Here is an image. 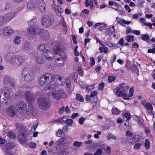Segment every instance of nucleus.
I'll return each instance as SVG.
<instances>
[{
  "instance_id": "nucleus-28",
  "label": "nucleus",
  "mask_w": 155,
  "mask_h": 155,
  "mask_svg": "<svg viewBox=\"0 0 155 155\" xmlns=\"http://www.w3.org/2000/svg\"><path fill=\"white\" fill-rule=\"evenodd\" d=\"M106 138L108 140L110 139L116 140L117 139L116 137L111 133H109L106 136Z\"/></svg>"
},
{
  "instance_id": "nucleus-52",
  "label": "nucleus",
  "mask_w": 155,
  "mask_h": 155,
  "mask_svg": "<svg viewBox=\"0 0 155 155\" xmlns=\"http://www.w3.org/2000/svg\"><path fill=\"white\" fill-rule=\"evenodd\" d=\"M73 122V120L71 119H68L66 122V124H67L68 125L70 126L71 125Z\"/></svg>"
},
{
  "instance_id": "nucleus-41",
  "label": "nucleus",
  "mask_w": 155,
  "mask_h": 155,
  "mask_svg": "<svg viewBox=\"0 0 155 155\" xmlns=\"http://www.w3.org/2000/svg\"><path fill=\"white\" fill-rule=\"evenodd\" d=\"M65 143H67L69 142L71 140V138L68 136H65L62 138Z\"/></svg>"
},
{
  "instance_id": "nucleus-18",
  "label": "nucleus",
  "mask_w": 155,
  "mask_h": 155,
  "mask_svg": "<svg viewBox=\"0 0 155 155\" xmlns=\"http://www.w3.org/2000/svg\"><path fill=\"white\" fill-rule=\"evenodd\" d=\"M15 15V14L14 12H9L6 14L4 17H5V21L7 22L10 21L13 18Z\"/></svg>"
},
{
  "instance_id": "nucleus-15",
  "label": "nucleus",
  "mask_w": 155,
  "mask_h": 155,
  "mask_svg": "<svg viewBox=\"0 0 155 155\" xmlns=\"http://www.w3.org/2000/svg\"><path fill=\"white\" fill-rule=\"evenodd\" d=\"M16 110L14 106L10 105L7 109L6 112L8 115L13 117L15 115Z\"/></svg>"
},
{
  "instance_id": "nucleus-4",
  "label": "nucleus",
  "mask_w": 155,
  "mask_h": 155,
  "mask_svg": "<svg viewBox=\"0 0 155 155\" xmlns=\"http://www.w3.org/2000/svg\"><path fill=\"white\" fill-rule=\"evenodd\" d=\"M53 77L52 75L50 73H46L43 74L39 79V84L41 86H44L45 84H50L52 81Z\"/></svg>"
},
{
  "instance_id": "nucleus-36",
  "label": "nucleus",
  "mask_w": 155,
  "mask_h": 155,
  "mask_svg": "<svg viewBox=\"0 0 155 155\" xmlns=\"http://www.w3.org/2000/svg\"><path fill=\"white\" fill-rule=\"evenodd\" d=\"M5 22H6L5 17L3 16L0 15V26H2Z\"/></svg>"
},
{
  "instance_id": "nucleus-47",
  "label": "nucleus",
  "mask_w": 155,
  "mask_h": 155,
  "mask_svg": "<svg viewBox=\"0 0 155 155\" xmlns=\"http://www.w3.org/2000/svg\"><path fill=\"white\" fill-rule=\"evenodd\" d=\"M63 132L61 130L58 129L57 132L56 133V135L57 137H60L62 135Z\"/></svg>"
},
{
  "instance_id": "nucleus-16",
  "label": "nucleus",
  "mask_w": 155,
  "mask_h": 155,
  "mask_svg": "<svg viewBox=\"0 0 155 155\" xmlns=\"http://www.w3.org/2000/svg\"><path fill=\"white\" fill-rule=\"evenodd\" d=\"M126 84H122L119 86V88H117L116 94L118 96H120L122 92L126 91Z\"/></svg>"
},
{
  "instance_id": "nucleus-27",
  "label": "nucleus",
  "mask_w": 155,
  "mask_h": 155,
  "mask_svg": "<svg viewBox=\"0 0 155 155\" xmlns=\"http://www.w3.org/2000/svg\"><path fill=\"white\" fill-rule=\"evenodd\" d=\"M21 41L20 37L17 36H16L14 39L13 40L14 43L17 45L20 44Z\"/></svg>"
},
{
  "instance_id": "nucleus-63",
  "label": "nucleus",
  "mask_w": 155,
  "mask_h": 155,
  "mask_svg": "<svg viewBox=\"0 0 155 155\" xmlns=\"http://www.w3.org/2000/svg\"><path fill=\"white\" fill-rule=\"evenodd\" d=\"M61 155H69L70 153L69 152L67 151H61Z\"/></svg>"
},
{
  "instance_id": "nucleus-61",
  "label": "nucleus",
  "mask_w": 155,
  "mask_h": 155,
  "mask_svg": "<svg viewBox=\"0 0 155 155\" xmlns=\"http://www.w3.org/2000/svg\"><path fill=\"white\" fill-rule=\"evenodd\" d=\"M60 23L65 28L67 27L66 24L64 19L61 20L60 22Z\"/></svg>"
},
{
  "instance_id": "nucleus-11",
  "label": "nucleus",
  "mask_w": 155,
  "mask_h": 155,
  "mask_svg": "<svg viewBox=\"0 0 155 155\" xmlns=\"http://www.w3.org/2000/svg\"><path fill=\"white\" fill-rule=\"evenodd\" d=\"M63 94V92L62 91H56L52 92L49 93L48 95L54 99L59 100Z\"/></svg>"
},
{
  "instance_id": "nucleus-21",
  "label": "nucleus",
  "mask_w": 155,
  "mask_h": 155,
  "mask_svg": "<svg viewBox=\"0 0 155 155\" xmlns=\"http://www.w3.org/2000/svg\"><path fill=\"white\" fill-rule=\"evenodd\" d=\"M35 61L38 64H42L45 62V59L43 55L39 56L35 58Z\"/></svg>"
},
{
  "instance_id": "nucleus-44",
  "label": "nucleus",
  "mask_w": 155,
  "mask_h": 155,
  "mask_svg": "<svg viewBox=\"0 0 155 155\" xmlns=\"http://www.w3.org/2000/svg\"><path fill=\"white\" fill-rule=\"evenodd\" d=\"M99 50L101 53L104 52L105 53H106L108 51V49L106 47H100L99 48Z\"/></svg>"
},
{
  "instance_id": "nucleus-8",
  "label": "nucleus",
  "mask_w": 155,
  "mask_h": 155,
  "mask_svg": "<svg viewBox=\"0 0 155 155\" xmlns=\"http://www.w3.org/2000/svg\"><path fill=\"white\" fill-rule=\"evenodd\" d=\"M39 30L38 26H32L29 27L27 31V35L29 38H33L34 35L38 33Z\"/></svg>"
},
{
  "instance_id": "nucleus-9",
  "label": "nucleus",
  "mask_w": 155,
  "mask_h": 155,
  "mask_svg": "<svg viewBox=\"0 0 155 155\" xmlns=\"http://www.w3.org/2000/svg\"><path fill=\"white\" fill-rule=\"evenodd\" d=\"M38 34L39 35L41 39L46 40L48 39L49 38V32L43 29L39 30Z\"/></svg>"
},
{
  "instance_id": "nucleus-22",
  "label": "nucleus",
  "mask_w": 155,
  "mask_h": 155,
  "mask_svg": "<svg viewBox=\"0 0 155 155\" xmlns=\"http://www.w3.org/2000/svg\"><path fill=\"white\" fill-rule=\"evenodd\" d=\"M36 2H34L32 1H30L28 2L27 4V7L30 10L33 9L37 7Z\"/></svg>"
},
{
  "instance_id": "nucleus-40",
  "label": "nucleus",
  "mask_w": 155,
  "mask_h": 155,
  "mask_svg": "<svg viewBox=\"0 0 155 155\" xmlns=\"http://www.w3.org/2000/svg\"><path fill=\"white\" fill-rule=\"evenodd\" d=\"M68 119V118L66 117H64L62 119L60 118L59 120L61 123L64 124L66 123Z\"/></svg>"
},
{
  "instance_id": "nucleus-30",
  "label": "nucleus",
  "mask_w": 155,
  "mask_h": 155,
  "mask_svg": "<svg viewBox=\"0 0 155 155\" xmlns=\"http://www.w3.org/2000/svg\"><path fill=\"white\" fill-rule=\"evenodd\" d=\"M112 113L115 115H117L120 114V111L116 108H113L112 110Z\"/></svg>"
},
{
  "instance_id": "nucleus-3",
  "label": "nucleus",
  "mask_w": 155,
  "mask_h": 155,
  "mask_svg": "<svg viewBox=\"0 0 155 155\" xmlns=\"http://www.w3.org/2000/svg\"><path fill=\"white\" fill-rule=\"evenodd\" d=\"M54 21L53 15L51 13L46 15H43L41 19L42 24L47 28L52 25Z\"/></svg>"
},
{
  "instance_id": "nucleus-57",
  "label": "nucleus",
  "mask_w": 155,
  "mask_h": 155,
  "mask_svg": "<svg viewBox=\"0 0 155 155\" xmlns=\"http://www.w3.org/2000/svg\"><path fill=\"white\" fill-rule=\"evenodd\" d=\"M104 86V82H101L100 84L98 86V89L100 90L102 89Z\"/></svg>"
},
{
  "instance_id": "nucleus-49",
  "label": "nucleus",
  "mask_w": 155,
  "mask_h": 155,
  "mask_svg": "<svg viewBox=\"0 0 155 155\" xmlns=\"http://www.w3.org/2000/svg\"><path fill=\"white\" fill-rule=\"evenodd\" d=\"M108 81L110 83L114 81L115 80V77L113 76H110L108 77Z\"/></svg>"
},
{
  "instance_id": "nucleus-7",
  "label": "nucleus",
  "mask_w": 155,
  "mask_h": 155,
  "mask_svg": "<svg viewBox=\"0 0 155 155\" xmlns=\"http://www.w3.org/2000/svg\"><path fill=\"white\" fill-rule=\"evenodd\" d=\"M26 104L24 101H21L16 103L15 107L18 111L21 114H25L26 113Z\"/></svg>"
},
{
  "instance_id": "nucleus-62",
  "label": "nucleus",
  "mask_w": 155,
  "mask_h": 155,
  "mask_svg": "<svg viewBox=\"0 0 155 155\" xmlns=\"http://www.w3.org/2000/svg\"><path fill=\"white\" fill-rule=\"evenodd\" d=\"M116 21L117 22V23L119 24H120L121 25H123V26H124V24L122 23L121 22V19L120 18H119L118 17H117L116 18Z\"/></svg>"
},
{
  "instance_id": "nucleus-38",
  "label": "nucleus",
  "mask_w": 155,
  "mask_h": 155,
  "mask_svg": "<svg viewBox=\"0 0 155 155\" xmlns=\"http://www.w3.org/2000/svg\"><path fill=\"white\" fill-rule=\"evenodd\" d=\"M65 81L66 83V86L68 88L70 87L71 85V82L70 78H66Z\"/></svg>"
},
{
  "instance_id": "nucleus-64",
  "label": "nucleus",
  "mask_w": 155,
  "mask_h": 155,
  "mask_svg": "<svg viewBox=\"0 0 155 155\" xmlns=\"http://www.w3.org/2000/svg\"><path fill=\"white\" fill-rule=\"evenodd\" d=\"M148 53H152L153 54L155 53V48H154L153 49H149L148 51Z\"/></svg>"
},
{
  "instance_id": "nucleus-24",
  "label": "nucleus",
  "mask_w": 155,
  "mask_h": 155,
  "mask_svg": "<svg viewBox=\"0 0 155 155\" xmlns=\"http://www.w3.org/2000/svg\"><path fill=\"white\" fill-rule=\"evenodd\" d=\"M114 26H113L112 27L109 28H107L106 30V33L109 35H113L115 31V29L114 28Z\"/></svg>"
},
{
  "instance_id": "nucleus-35",
  "label": "nucleus",
  "mask_w": 155,
  "mask_h": 155,
  "mask_svg": "<svg viewBox=\"0 0 155 155\" xmlns=\"http://www.w3.org/2000/svg\"><path fill=\"white\" fill-rule=\"evenodd\" d=\"M64 142L62 138L57 141L55 143V144L57 145H62L63 144Z\"/></svg>"
},
{
  "instance_id": "nucleus-39",
  "label": "nucleus",
  "mask_w": 155,
  "mask_h": 155,
  "mask_svg": "<svg viewBox=\"0 0 155 155\" xmlns=\"http://www.w3.org/2000/svg\"><path fill=\"white\" fill-rule=\"evenodd\" d=\"M146 106L147 110H152L153 109L152 106L150 103H147Z\"/></svg>"
},
{
  "instance_id": "nucleus-45",
  "label": "nucleus",
  "mask_w": 155,
  "mask_h": 155,
  "mask_svg": "<svg viewBox=\"0 0 155 155\" xmlns=\"http://www.w3.org/2000/svg\"><path fill=\"white\" fill-rule=\"evenodd\" d=\"M132 69L133 72H137V75H139L138 71L139 70L137 67L136 65H134L132 66Z\"/></svg>"
},
{
  "instance_id": "nucleus-56",
  "label": "nucleus",
  "mask_w": 155,
  "mask_h": 155,
  "mask_svg": "<svg viewBox=\"0 0 155 155\" xmlns=\"http://www.w3.org/2000/svg\"><path fill=\"white\" fill-rule=\"evenodd\" d=\"M141 146V145L139 143H137L134 145V148L135 149L138 150L140 148Z\"/></svg>"
},
{
  "instance_id": "nucleus-25",
  "label": "nucleus",
  "mask_w": 155,
  "mask_h": 155,
  "mask_svg": "<svg viewBox=\"0 0 155 155\" xmlns=\"http://www.w3.org/2000/svg\"><path fill=\"white\" fill-rule=\"evenodd\" d=\"M26 109L27 110L26 113L29 115L32 114L35 111L33 107L31 104L28 105V107L27 108H26Z\"/></svg>"
},
{
  "instance_id": "nucleus-10",
  "label": "nucleus",
  "mask_w": 155,
  "mask_h": 155,
  "mask_svg": "<svg viewBox=\"0 0 155 155\" xmlns=\"http://www.w3.org/2000/svg\"><path fill=\"white\" fill-rule=\"evenodd\" d=\"M42 55L45 59L50 61L54 59L55 54L54 51L48 50L44 52Z\"/></svg>"
},
{
  "instance_id": "nucleus-32",
  "label": "nucleus",
  "mask_w": 155,
  "mask_h": 155,
  "mask_svg": "<svg viewBox=\"0 0 155 155\" xmlns=\"http://www.w3.org/2000/svg\"><path fill=\"white\" fill-rule=\"evenodd\" d=\"M22 49L24 51H28L30 50L29 46L28 43H25L22 47Z\"/></svg>"
},
{
  "instance_id": "nucleus-2",
  "label": "nucleus",
  "mask_w": 155,
  "mask_h": 155,
  "mask_svg": "<svg viewBox=\"0 0 155 155\" xmlns=\"http://www.w3.org/2000/svg\"><path fill=\"white\" fill-rule=\"evenodd\" d=\"M5 60L6 62L14 67H18L24 63V59L21 57L12 55L8 53L5 55Z\"/></svg>"
},
{
  "instance_id": "nucleus-50",
  "label": "nucleus",
  "mask_w": 155,
  "mask_h": 155,
  "mask_svg": "<svg viewBox=\"0 0 155 155\" xmlns=\"http://www.w3.org/2000/svg\"><path fill=\"white\" fill-rule=\"evenodd\" d=\"M78 72L79 74L81 76H82L83 75V71L81 67H78Z\"/></svg>"
},
{
  "instance_id": "nucleus-17",
  "label": "nucleus",
  "mask_w": 155,
  "mask_h": 155,
  "mask_svg": "<svg viewBox=\"0 0 155 155\" xmlns=\"http://www.w3.org/2000/svg\"><path fill=\"white\" fill-rule=\"evenodd\" d=\"M53 78H52V81L54 80L57 79L59 83H58V84L60 85H64L65 83V80L64 78H62V77L58 75H52Z\"/></svg>"
},
{
  "instance_id": "nucleus-6",
  "label": "nucleus",
  "mask_w": 155,
  "mask_h": 155,
  "mask_svg": "<svg viewBox=\"0 0 155 155\" xmlns=\"http://www.w3.org/2000/svg\"><path fill=\"white\" fill-rule=\"evenodd\" d=\"M38 105L41 109L45 110L50 107V101L47 99L41 98L38 99Z\"/></svg>"
},
{
  "instance_id": "nucleus-43",
  "label": "nucleus",
  "mask_w": 155,
  "mask_h": 155,
  "mask_svg": "<svg viewBox=\"0 0 155 155\" xmlns=\"http://www.w3.org/2000/svg\"><path fill=\"white\" fill-rule=\"evenodd\" d=\"M142 39L144 41L148 42V40L149 39V37L148 35L145 34L143 35Z\"/></svg>"
},
{
  "instance_id": "nucleus-51",
  "label": "nucleus",
  "mask_w": 155,
  "mask_h": 155,
  "mask_svg": "<svg viewBox=\"0 0 155 155\" xmlns=\"http://www.w3.org/2000/svg\"><path fill=\"white\" fill-rule=\"evenodd\" d=\"M102 150L101 149H98L97 150L96 152L95 153L94 155H99L102 154Z\"/></svg>"
},
{
  "instance_id": "nucleus-53",
  "label": "nucleus",
  "mask_w": 155,
  "mask_h": 155,
  "mask_svg": "<svg viewBox=\"0 0 155 155\" xmlns=\"http://www.w3.org/2000/svg\"><path fill=\"white\" fill-rule=\"evenodd\" d=\"M121 22L122 24H124L126 25H129L130 23V21H126L123 19L121 20Z\"/></svg>"
},
{
  "instance_id": "nucleus-37",
  "label": "nucleus",
  "mask_w": 155,
  "mask_h": 155,
  "mask_svg": "<svg viewBox=\"0 0 155 155\" xmlns=\"http://www.w3.org/2000/svg\"><path fill=\"white\" fill-rule=\"evenodd\" d=\"M122 96V97L125 99H126L127 100L129 99V97L130 96V94L128 95V94H126L124 92H122V94L121 95Z\"/></svg>"
},
{
  "instance_id": "nucleus-42",
  "label": "nucleus",
  "mask_w": 155,
  "mask_h": 155,
  "mask_svg": "<svg viewBox=\"0 0 155 155\" xmlns=\"http://www.w3.org/2000/svg\"><path fill=\"white\" fill-rule=\"evenodd\" d=\"M127 139L126 138H120V143L121 144L124 145L127 143Z\"/></svg>"
},
{
  "instance_id": "nucleus-5",
  "label": "nucleus",
  "mask_w": 155,
  "mask_h": 155,
  "mask_svg": "<svg viewBox=\"0 0 155 155\" xmlns=\"http://www.w3.org/2000/svg\"><path fill=\"white\" fill-rule=\"evenodd\" d=\"M22 74L24 76L25 80L28 82L31 81L34 78V73L29 68H25L23 70Z\"/></svg>"
},
{
  "instance_id": "nucleus-33",
  "label": "nucleus",
  "mask_w": 155,
  "mask_h": 155,
  "mask_svg": "<svg viewBox=\"0 0 155 155\" xmlns=\"http://www.w3.org/2000/svg\"><path fill=\"white\" fill-rule=\"evenodd\" d=\"M16 129L18 130H23L25 128L24 126L20 124H16Z\"/></svg>"
},
{
  "instance_id": "nucleus-12",
  "label": "nucleus",
  "mask_w": 155,
  "mask_h": 155,
  "mask_svg": "<svg viewBox=\"0 0 155 155\" xmlns=\"http://www.w3.org/2000/svg\"><path fill=\"white\" fill-rule=\"evenodd\" d=\"M36 4V7L41 12L43 13L45 11L46 5L43 0H37Z\"/></svg>"
},
{
  "instance_id": "nucleus-14",
  "label": "nucleus",
  "mask_w": 155,
  "mask_h": 155,
  "mask_svg": "<svg viewBox=\"0 0 155 155\" xmlns=\"http://www.w3.org/2000/svg\"><path fill=\"white\" fill-rule=\"evenodd\" d=\"M36 97L35 95H34L30 91H27L25 92V97L27 101L30 103L33 101Z\"/></svg>"
},
{
  "instance_id": "nucleus-1",
  "label": "nucleus",
  "mask_w": 155,
  "mask_h": 155,
  "mask_svg": "<svg viewBox=\"0 0 155 155\" xmlns=\"http://www.w3.org/2000/svg\"><path fill=\"white\" fill-rule=\"evenodd\" d=\"M4 84L5 86H8L9 88L5 87L2 90L0 97V102L1 104L6 105H8V99L12 94V92L13 91L12 88L14 90L15 84L13 80L9 76H6L5 77L4 80Z\"/></svg>"
},
{
  "instance_id": "nucleus-29",
  "label": "nucleus",
  "mask_w": 155,
  "mask_h": 155,
  "mask_svg": "<svg viewBox=\"0 0 155 155\" xmlns=\"http://www.w3.org/2000/svg\"><path fill=\"white\" fill-rule=\"evenodd\" d=\"M7 136L8 137L11 139H13L15 137V135L13 132L11 131H9L8 133Z\"/></svg>"
},
{
  "instance_id": "nucleus-55",
  "label": "nucleus",
  "mask_w": 155,
  "mask_h": 155,
  "mask_svg": "<svg viewBox=\"0 0 155 155\" xmlns=\"http://www.w3.org/2000/svg\"><path fill=\"white\" fill-rule=\"evenodd\" d=\"M53 85L51 84L49 87H45V89L46 90H52L54 88V87H53Z\"/></svg>"
},
{
  "instance_id": "nucleus-23",
  "label": "nucleus",
  "mask_w": 155,
  "mask_h": 155,
  "mask_svg": "<svg viewBox=\"0 0 155 155\" xmlns=\"http://www.w3.org/2000/svg\"><path fill=\"white\" fill-rule=\"evenodd\" d=\"M135 118L137 119V122L140 126L143 127L144 124V121L143 119L138 116L135 115Z\"/></svg>"
},
{
  "instance_id": "nucleus-58",
  "label": "nucleus",
  "mask_w": 155,
  "mask_h": 155,
  "mask_svg": "<svg viewBox=\"0 0 155 155\" xmlns=\"http://www.w3.org/2000/svg\"><path fill=\"white\" fill-rule=\"evenodd\" d=\"M85 120V119L84 117H81L79 120V122L80 124L82 125L83 124Z\"/></svg>"
},
{
  "instance_id": "nucleus-19",
  "label": "nucleus",
  "mask_w": 155,
  "mask_h": 155,
  "mask_svg": "<svg viewBox=\"0 0 155 155\" xmlns=\"http://www.w3.org/2000/svg\"><path fill=\"white\" fill-rule=\"evenodd\" d=\"M55 2L53 1V3L54 6V8L57 15L59 16H60L61 14L63 12V10L61 8H60L58 5L55 3Z\"/></svg>"
},
{
  "instance_id": "nucleus-13",
  "label": "nucleus",
  "mask_w": 155,
  "mask_h": 155,
  "mask_svg": "<svg viewBox=\"0 0 155 155\" xmlns=\"http://www.w3.org/2000/svg\"><path fill=\"white\" fill-rule=\"evenodd\" d=\"M2 32L4 35L6 36H9L13 35L14 31L13 29L10 27L5 26L3 28Z\"/></svg>"
},
{
  "instance_id": "nucleus-48",
  "label": "nucleus",
  "mask_w": 155,
  "mask_h": 155,
  "mask_svg": "<svg viewBox=\"0 0 155 155\" xmlns=\"http://www.w3.org/2000/svg\"><path fill=\"white\" fill-rule=\"evenodd\" d=\"M82 143L78 141L74 142L73 143V145L75 146L80 147Z\"/></svg>"
},
{
  "instance_id": "nucleus-26",
  "label": "nucleus",
  "mask_w": 155,
  "mask_h": 155,
  "mask_svg": "<svg viewBox=\"0 0 155 155\" xmlns=\"http://www.w3.org/2000/svg\"><path fill=\"white\" fill-rule=\"evenodd\" d=\"M79 85L81 86V87L82 88H84L85 87L86 88V89L89 91V90L90 89V87L91 88V89H93V86H91L90 87L89 86H85L83 84V82L81 81H80L79 83Z\"/></svg>"
},
{
  "instance_id": "nucleus-46",
  "label": "nucleus",
  "mask_w": 155,
  "mask_h": 155,
  "mask_svg": "<svg viewBox=\"0 0 155 155\" xmlns=\"http://www.w3.org/2000/svg\"><path fill=\"white\" fill-rule=\"evenodd\" d=\"M95 64V61L94 58L93 57H91L90 58V64L91 66H93Z\"/></svg>"
},
{
  "instance_id": "nucleus-31",
  "label": "nucleus",
  "mask_w": 155,
  "mask_h": 155,
  "mask_svg": "<svg viewBox=\"0 0 155 155\" xmlns=\"http://www.w3.org/2000/svg\"><path fill=\"white\" fill-rule=\"evenodd\" d=\"M76 98L78 101L81 102H83L84 100V98L79 94H76Z\"/></svg>"
},
{
  "instance_id": "nucleus-54",
  "label": "nucleus",
  "mask_w": 155,
  "mask_h": 155,
  "mask_svg": "<svg viewBox=\"0 0 155 155\" xmlns=\"http://www.w3.org/2000/svg\"><path fill=\"white\" fill-rule=\"evenodd\" d=\"M97 92L96 91H94L92 92L90 95V97H94L96 96L97 94Z\"/></svg>"
},
{
  "instance_id": "nucleus-20",
  "label": "nucleus",
  "mask_w": 155,
  "mask_h": 155,
  "mask_svg": "<svg viewBox=\"0 0 155 155\" xmlns=\"http://www.w3.org/2000/svg\"><path fill=\"white\" fill-rule=\"evenodd\" d=\"M37 48L40 51L44 52L48 50V48L47 45L45 44H41L38 45Z\"/></svg>"
},
{
  "instance_id": "nucleus-34",
  "label": "nucleus",
  "mask_w": 155,
  "mask_h": 155,
  "mask_svg": "<svg viewBox=\"0 0 155 155\" xmlns=\"http://www.w3.org/2000/svg\"><path fill=\"white\" fill-rule=\"evenodd\" d=\"M150 143L148 139H146L144 143V146L146 149L148 150L150 147Z\"/></svg>"
},
{
  "instance_id": "nucleus-60",
  "label": "nucleus",
  "mask_w": 155,
  "mask_h": 155,
  "mask_svg": "<svg viewBox=\"0 0 155 155\" xmlns=\"http://www.w3.org/2000/svg\"><path fill=\"white\" fill-rule=\"evenodd\" d=\"M38 54V52L35 51H33L31 53V54L32 56L34 58Z\"/></svg>"
},
{
  "instance_id": "nucleus-59",
  "label": "nucleus",
  "mask_w": 155,
  "mask_h": 155,
  "mask_svg": "<svg viewBox=\"0 0 155 155\" xmlns=\"http://www.w3.org/2000/svg\"><path fill=\"white\" fill-rule=\"evenodd\" d=\"M64 106H62V107L60 108L58 111V113L59 114H62L64 110Z\"/></svg>"
}]
</instances>
